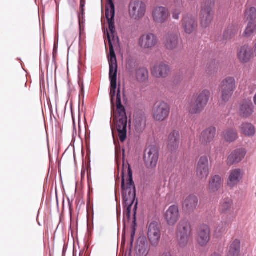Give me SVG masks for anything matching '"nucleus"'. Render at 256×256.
<instances>
[{
    "label": "nucleus",
    "mask_w": 256,
    "mask_h": 256,
    "mask_svg": "<svg viewBox=\"0 0 256 256\" xmlns=\"http://www.w3.org/2000/svg\"><path fill=\"white\" fill-rule=\"evenodd\" d=\"M121 188L124 208V214L128 218H130L132 206L136 197V190L132 179V172L129 164H128V167L126 168H124V164H123Z\"/></svg>",
    "instance_id": "nucleus-1"
},
{
    "label": "nucleus",
    "mask_w": 256,
    "mask_h": 256,
    "mask_svg": "<svg viewBox=\"0 0 256 256\" xmlns=\"http://www.w3.org/2000/svg\"><path fill=\"white\" fill-rule=\"evenodd\" d=\"M116 110L113 120L114 126L112 131L114 130L117 131L120 141L123 142L127 136L128 118L125 108L122 104L120 88L116 94Z\"/></svg>",
    "instance_id": "nucleus-2"
},
{
    "label": "nucleus",
    "mask_w": 256,
    "mask_h": 256,
    "mask_svg": "<svg viewBox=\"0 0 256 256\" xmlns=\"http://www.w3.org/2000/svg\"><path fill=\"white\" fill-rule=\"evenodd\" d=\"M107 37L110 46L108 62L110 65L109 77L110 81V96L111 97V102L113 104L116 88L118 64L115 52L110 40V34L108 32H107Z\"/></svg>",
    "instance_id": "nucleus-3"
},
{
    "label": "nucleus",
    "mask_w": 256,
    "mask_h": 256,
    "mask_svg": "<svg viewBox=\"0 0 256 256\" xmlns=\"http://www.w3.org/2000/svg\"><path fill=\"white\" fill-rule=\"evenodd\" d=\"M210 92L208 90H204L197 94L194 102H188V109L191 114H198L202 112L207 105Z\"/></svg>",
    "instance_id": "nucleus-4"
},
{
    "label": "nucleus",
    "mask_w": 256,
    "mask_h": 256,
    "mask_svg": "<svg viewBox=\"0 0 256 256\" xmlns=\"http://www.w3.org/2000/svg\"><path fill=\"white\" fill-rule=\"evenodd\" d=\"M192 236V226L189 222L182 220L176 227V236L180 246L184 247Z\"/></svg>",
    "instance_id": "nucleus-5"
},
{
    "label": "nucleus",
    "mask_w": 256,
    "mask_h": 256,
    "mask_svg": "<svg viewBox=\"0 0 256 256\" xmlns=\"http://www.w3.org/2000/svg\"><path fill=\"white\" fill-rule=\"evenodd\" d=\"M236 88V82L234 78L228 76L224 78L219 86L220 94V101L222 102H228Z\"/></svg>",
    "instance_id": "nucleus-6"
},
{
    "label": "nucleus",
    "mask_w": 256,
    "mask_h": 256,
    "mask_svg": "<svg viewBox=\"0 0 256 256\" xmlns=\"http://www.w3.org/2000/svg\"><path fill=\"white\" fill-rule=\"evenodd\" d=\"M215 4L214 0H205L203 3L200 15V24L204 28L208 27L214 18L212 8Z\"/></svg>",
    "instance_id": "nucleus-7"
},
{
    "label": "nucleus",
    "mask_w": 256,
    "mask_h": 256,
    "mask_svg": "<svg viewBox=\"0 0 256 256\" xmlns=\"http://www.w3.org/2000/svg\"><path fill=\"white\" fill-rule=\"evenodd\" d=\"M146 12V4L140 0H132L128 5V13L131 18L138 20L142 19Z\"/></svg>",
    "instance_id": "nucleus-8"
},
{
    "label": "nucleus",
    "mask_w": 256,
    "mask_h": 256,
    "mask_svg": "<svg viewBox=\"0 0 256 256\" xmlns=\"http://www.w3.org/2000/svg\"><path fill=\"white\" fill-rule=\"evenodd\" d=\"M159 158L158 150L156 146L148 147L144 153V160L148 168H154L156 167Z\"/></svg>",
    "instance_id": "nucleus-9"
},
{
    "label": "nucleus",
    "mask_w": 256,
    "mask_h": 256,
    "mask_svg": "<svg viewBox=\"0 0 256 256\" xmlns=\"http://www.w3.org/2000/svg\"><path fill=\"white\" fill-rule=\"evenodd\" d=\"M165 48L168 50L177 51L183 47V42L178 34H169L166 36L164 42Z\"/></svg>",
    "instance_id": "nucleus-10"
},
{
    "label": "nucleus",
    "mask_w": 256,
    "mask_h": 256,
    "mask_svg": "<svg viewBox=\"0 0 256 256\" xmlns=\"http://www.w3.org/2000/svg\"><path fill=\"white\" fill-rule=\"evenodd\" d=\"M170 112L169 106L164 102L154 104L152 111L153 118L156 121L162 122L166 119Z\"/></svg>",
    "instance_id": "nucleus-11"
},
{
    "label": "nucleus",
    "mask_w": 256,
    "mask_h": 256,
    "mask_svg": "<svg viewBox=\"0 0 256 256\" xmlns=\"http://www.w3.org/2000/svg\"><path fill=\"white\" fill-rule=\"evenodd\" d=\"M210 169L208 156H200L196 167L197 178L200 180H206L210 174Z\"/></svg>",
    "instance_id": "nucleus-12"
},
{
    "label": "nucleus",
    "mask_w": 256,
    "mask_h": 256,
    "mask_svg": "<svg viewBox=\"0 0 256 256\" xmlns=\"http://www.w3.org/2000/svg\"><path fill=\"white\" fill-rule=\"evenodd\" d=\"M161 235L160 226L158 222H151L148 227L147 236L152 246L156 247L158 245Z\"/></svg>",
    "instance_id": "nucleus-13"
},
{
    "label": "nucleus",
    "mask_w": 256,
    "mask_h": 256,
    "mask_svg": "<svg viewBox=\"0 0 256 256\" xmlns=\"http://www.w3.org/2000/svg\"><path fill=\"white\" fill-rule=\"evenodd\" d=\"M210 238V227L206 224L201 226L198 230L196 241L199 246L204 248L208 244Z\"/></svg>",
    "instance_id": "nucleus-14"
},
{
    "label": "nucleus",
    "mask_w": 256,
    "mask_h": 256,
    "mask_svg": "<svg viewBox=\"0 0 256 256\" xmlns=\"http://www.w3.org/2000/svg\"><path fill=\"white\" fill-rule=\"evenodd\" d=\"M170 16L168 10L164 6H156L152 12V18L154 22L162 24L166 22Z\"/></svg>",
    "instance_id": "nucleus-15"
},
{
    "label": "nucleus",
    "mask_w": 256,
    "mask_h": 256,
    "mask_svg": "<svg viewBox=\"0 0 256 256\" xmlns=\"http://www.w3.org/2000/svg\"><path fill=\"white\" fill-rule=\"evenodd\" d=\"M236 56L240 63L246 64L253 58L254 56V51L250 46L245 44L237 49Z\"/></svg>",
    "instance_id": "nucleus-16"
},
{
    "label": "nucleus",
    "mask_w": 256,
    "mask_h": 256,
    "mask_svg": "<svg viewBox=\"0 0 256 256\" xmlns=\"http://www.w3.org/2000/svg\"><path fill=\"white\" fill-rule=\"evenodd\" d=\"M182 26L184 32L188 34H192L198 26L196 18L190 14H186L181 20Z\"/></svg>",
    "instance_id": "nucleus-17"
},
{
    "label": "nucleus",
    "mask_w": 256,
    "mask_h": 256,
    "mask_svg": "<svg viewBox=\"0 0 256 256\" xmlns=\"http://www.w3.org/2000/svg\"><path fill=\"white\" fill-rule=\"evenodd\" d=\"M158 42L157 36L152 33L148 32L143 34L140 38V46L144 49H152L156 46Z\"/></svg>",
    "instance_id": "nucleus-18"
},
{
    "label": "nucleus",
    "mask_w": 256,
    "mask_h": 256,
    "mask_svg": "<svg viewBox=\"0 0 256 256\" xmlns=\"http://www.w3.org/2000/svg\"><path fill=\"white\" fill-rule=\"evenodd\" d=\"M180 215V214L178 206L172 205L166 210L164 216L168 225L174 226L179 220Z\"/></svg>",
    "instance_id": "nucleus-19"
},
{
    "label": "nucleus",
    "mask_w": 256,
    "mask_h": 256,
    "mask_svg": "<svg viewBox=\"0 0 256 256\" xmlns=\"http://www.w3.org/2000/svg\"><path fill=\"white\" fill-rule=\"evenodd\" d=\"M108 5L109 8L107 6L106 9V16L108 24V28L110 34L114 37V34L116 33V28L114 22L115 8L114 4L112 0H108Z\"/></svg>",
    "instance_id": "nucleus-20"
},
{
    "label": "nucleus",
    "mask_w": 256,
    "mask_h": 256,
    "mask_svg": "<svg viewBox=\"0 0 256 256\" xmlns=\"http://www.w3.org/2000/svg\"><path fill=\"white\" fill-rule=\"evenodd\" d=\"M198 202V197L194 194H190L184 198L182 204V208L186 212H193L196 209Z\"/></svg>",
    "instance_id": "nucleus-21"
},
{
    "label": "nucleus",
    "mask_w": 256,
    "mask_h": 256,
    "mask_svg": "<svg viewBox=\"0 0 256 256\" xmlns=\"http://www.w3.org/2000/svg\"><path fill=\"white\" fill-rule=\"evenodd\" d=\"M243 174L242 170L240 168L231 170L226 182L228 186L230 188L236 186L241 180Z\"/></svg>",
    "instance_id": "nucleus-22"
},
{
    "label": "nucleus",
    "mask_w": 256,
    "mask_h": 256,
    "mask_svg": "<svg viewBox=\"0 0 256 256\" xmlns=\"http://www.w3.org/2000/svg\"><path fill=\"white\" fill-rule=\"evenodd\" d=\"M215 128L210 126L202 132L199 137L200 142L203 145H207L212 142L216 134Z\"/></svg>",
    "instance_id": "nucleus-23"
},
{
    "label": "nucleus",
    "mask_w": 256,
    "mask_h": 256,
    "mask_svg": "<svg viewBox=\"0 0 256 256\" xmlns=\"http://www.w3.org/2000/svg\"><path fill=\"white\" fill-rule=\"evenodd\" d=\"M246 152L244 148H238L232 152L228 156L227 164L229 166L240 162L246 154Z\"/></svg>",
    "instance_id": "nucleus-24"
},
{
    "label": "nucleus",
    "mask_w": 256,
    "mask_h": 256,
    "mask_svg": "<svg viewBox=\"0 0 256 256\" xmlns=\"http://www.w3.org/2000/svg\"><path fill=\"white\" fill-rule=\"evenodd\" d=\"M170 72L168 65L164 62H161L155 66L152 70V74L156 78H166Z\"/></svg>",
    "instance_id": "nucleus-25"
},
{
    "label": "nucleus",
    "mask_w": 256,
    "mask_h": 256,
    "mask_svg": "<svg viewBox=\"0 0 256 256\" xmlns=\"http://www.w3.org/2000/svg\"><path fill=\"white\" fill-rule=\"evenodd\" d=\"M254 112V106L250 102L243 101L240 106L238 113L240 116L248 118Z\"/></svg>",
    "instance_id": "nucleus-26"
},
{
    "label": "nucleus",
    "mask_w": 256,
    "mask_h": 256,
    "mask_svg": "<svg viewBox=\"0 0 256 256\" xmlns=\"http://www.w3.org/2000/svg\"><path fill=\"white\" fill-rule=\"evenodd\" d=\"M180 133L174 130L169 135L168 142V148L170 152L178 149L179 146Z\"/></svg>",
    "instance_id": "nucleus-27"
},
{
    "label": "nucleus",
    "mask_w": 256,
    "mask_h": 256,
    "mask_svg": "<svg viewBox=\"0 0 256 256\" xmlns=\"http://www.w3.org/2000/svg\"><path fill=\"white\" fill-rule=\"evenodd\" d=\"M234 210L233 200L231 198H226L220 202L219 207V211L220 214H231Z\"/></svg>",
    "instance_id": "nucleus-28"
},
{
    "label": "nucleus",
    "mask_w": 256,
    "mask_h": 256,
    "mask_svg": "<svg viewBox=\"0 0 256 256\" xmlns=\"http://www.w3.org/2000/svg\"><path fill=\"white\" fill-rule=\"evenodd\" d=\"M223 184V180L218 175H215L210 179L208 189L210 192H217Z\"/></svg>",
    "instance_id": "nucleus-29"
},
{
    "label": "nucleus",
    "mask_w": 256,
    "mask_h": 256,
    "mask_svg": "<svg viewBox=\"0 0 256 256\" xmlns=\"http://www.w3.org/2000/svg\"><path fill=\"white\" fill-rule=\"evenodd\" d=\"M150 248L148 244L144 242H138L135 248V256H147Z\"/></svg>",
    "instance_id": "nucleus-30"
},
{
    "label": "nucleus",
    "mask_w": 256,
    "mask_h": 256,
    "mask_svg": "<svg viewBox=\"0 0 256 256\" xmlns=\"http://www.w3.org/2000/svg\"><path fill=\"white\" fill-rule=\"evenodd\" d=\"M240 250V241L236 239L231 244L227 256H239Z\"/></svg>",
    "instance_id": "nucleus-31"
},
{
    "label": "nucleus",
    "mask_w": 256,
    "mask_h": 256,
    "mask_svg": "<svg viewBox=\"0 0 256 256\" xmlns=\"http://www.w3.org/2000/svg\"><path fill=\"white\" fill-rule=\"evenodd\" d=\"M240 130L242 133L248 136H252L255 134L254 126L248 122L242 124L240 126Z\"/></svg>",
    "instance_id": "nucleus-32"
},
{
    "label": "nucleus",
    "mask_w": 256,
    "mask_h": 256,
    "mask_svg": "<svg viewBox=\"0 0 256 256\" xmlns=\"http://www.w3.org/2000/svg\"><path fill=\"white\" fill-rule=\"evenodd\" d=\"M223 137L226 142H233L238 138V132L234 129L228 128L224 132Z\"/></svg>",
    "instance_id": "nucleus-33"
},
{
    "label": "nucleus",
    "mask_w": 256,
    "mask_h": 256,
    "mask_svg": "<svg viewBox=\"0 0 256 256\" xmlns=\"http://www.w3.org/2000/svg\"><path fill=\"white\" fill-rule=\"evenodd\" d=\"M174 8L172 12V18L175 20H178L183 8V2L182 0H176L174 4Z\"/></svg>",
    "instance_id": "nucleus-34"
},
{
    "label": "nucleus",
    "mask_w": 256,
    "mask_h": 256,
    "mask_svg": "<svg viewBox=\"0 0 256 256\" xmlns=\"http://www.w3.org/2000/svg\"><path fill=\"white\" fill-rule=\"evenodd\" d=\"M148 72L146 69L140 68L136 72V78L138 81L142 82L148 80Z\"/></svg>",
    "instance_id": "nucleus-35"
},
{
    "label": "nucleus",
    "mask_w": 256,
    "mask_h": 256,
    "mask_svg": "<svg viewBox=\"0 0 256 256\" xmlns=\"http://www.w3.org/2000/svg\"><path fill=\"white\" fill-rule=\"evenodd\" d=\"M256 31V22H249L248 26L243 34V36L244 37H249L251 36Z\"/></svg>",
    "instance_id": "nucleus-36"
},
{
    "label": "nucleus",
    "mask_w": 256,
    "mask_h": 256,
    "mask_svg": "<svg viewBox=\"0 0 256 256\" xmlns=\"http://www.w3.org/2000/svg\"><path fill=\"white\" fill-rule=\"evenodd\" d=\"M245 18L249 22H256V8L252 7L246 10Z\"/></svg>",
    "instance_id": "nucleus-37"
},
{
    "label": "nucleus",
    "mask_w": 256,
    "mask_h": 256,
    "mask_svg": "<svg viewBox=\"0 0 256 256\" xmlns=\"http://www.w3.org/2000/svg\"><path fill=\"white\" fill-rule=\"evenodd\" d=\"M238 32V28L234 26L228 27L224 32V37L225 39H230Z\"/></svg>",
    "instance_id": "nucleus-38"
},
{
    "label": "nucleus",
    "mask_w": 256,
    "mask_h": 256,
    "mask_svg": "<svg viewBox=\"0 0 256 256\" xmlns=\"http://www.w3.org/2000/svg\"><path fill=\"white\" fill-rule=\"evenodd\" d=\"M216 230H218L220 232H224L226 231V228L222 227L220 228V226H218L216 228Z\"/></svg>",
    "instance_id": "nucleus-39"
},
{
    "label": "nucleus",
    "mask_w": 256,
    "mask_h": 256,
    "mask_svg": "<svg viewBox=\"0 0 256 256\" xmlns=\"http://www.w3.org/2000/svg\"><path fill=\"white\" fill-rule=\"evenodd\" d=\"M137 205H138V201L136 202V203L134 205V220L136 219V210L137 209Z\"/></svg>",
    "instance_id": "nucleus-40"
},
{
    "label": "nucleus",
    "mask_w": 256,
    "mask_h": 256,
    "mask_svg": "<svg viewBox=\"0 0 256 256\" xmlns=\"http://www.w3.org/2000/svg\"><path fill=\"white\" fill-rule=\"evenodd\" d=\"M85 6V1L84 0H80V8H84Z\"/></svg>",
    "instance_id": "nucleus-41"
},
{
    "label": "nucleus",
    "mask_w": 256,
    "mask_h": 256,
    "mask_svg": "<svg viewBox=\"0 0 256 256\" xmlns=\"http://www.w3.org/2000/svg\"><path fill=\"white\" fill-rule=\"evenodd\" d=\"M160 256H172L170 252H166L162 254Z\"/></svg>",
    "instance_id": "nucleus-42"
},
{
    "label": "nucleus",
    "mask_w": 256,
    "mask_h": 256,
    "mask_svg": "<svg viewBox=\"0 0 256 256\" xmlns=\"http://www.w3.org/2000/svg\"><path fill=\"white\" fill-rule=\"evenodd\" d=\"M210 256H221L220 254H216V253H214L212 254H211Z\"/></svg>",
    "instance_id": "nucleus-43"
},
{
    "label": "nucleus",
    "mask_w": 256,
    "mask_h": 256,
    "mask_svg": "<svg viewBox=\"0 0 256 256\" xmlns=\"http://www.w3.org/2000/svg\"><path fill=\"white\" fill-rule=\"evenodd\" d=\"M82 14L83 15L84 13V8H80Z\"/></svg>",
    "instance_id": "nucleus-44"
},
{
    "label": "nucleus",
    "mask_w": 256,
    "mask_h": 256,
    "mask_svg": "<svg viewBox=\"0 0 256 256\" xmlns=\"http://www.w3.org/2000/svg\"><path fill=\"white\" fill-rule=\"evenodd\" d=\"M254 52H256V43H255L254 46Z\"/></svg>",
    "instance_id": "nucleus-45"
},
{
    "label": "nucleus",
    "mask_w": 256,
    "mask_h": 256,
    "mask_svg": "<svg viewBox=\"0 0 256 256\" xmlns=\"http://www.w3.org/2000/svg\"><path fill=\"white\" fill-rule=\"evenodd\" d=\"M135 232L134 231V232L132 234V238L133 239L134 236V235Z\"/></svg>",
    "instance_id": "nucleus-46"
},
{
    "label": "nucleus",
    "mask_w": 256,
    "mask_h": 256,
    "mask_svg": "<svg viewBox=\"0 0 256 256\" xmlns=\"http://www.w3.org/2000/svg\"><path fill=\"white\" fill-rule=\"evenodd\" d=\"M83 89H84V87H83V84H82V90H83Z\"/></svg>",
    "instance_id": "nucleus-47"
},
{
    "label": "nucleus",
    "mask_w": 256,
    "mask_h": 256,
    "mask_svg": "<svg viewBox=\"0 0 256 256\" xmlns=\"http://www.w3.org/2000/svg\"><path fill=\"white\" fill-rule=\"evenodd\" d=\"M80 28H81V26H80Z\"/></svg>",
    "instance_id": "nucleus-48"
}]
</instances>
